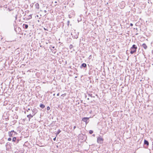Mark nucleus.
I'll use <instances>...</instances> for the list:
<instances>
[{
  "label": "nucleus",
  "instance_id": "f3484780",
  "mask_svg": "<svg viewBox=\"0 0 153 153\" xmlns=\"http://www.w3.org/2000/svg\"><path fill=\"white\" fill-rule=\"evenodd\" d=\"M73 47H74L71 44L70 45H69V47L70 49H71L72 48H73Z\"/></svg>",
  "mask_w": 153,
  "mask_h": 153
},
{
  "label": "nucleus",
  "instance_id": "4468645a",
  "mask_svg": "<svg viewBox=\"0 0 153 153\" xmlns=\"http://www.w3.org/2000/svg\"><path fill=\"white\" fill-rule=\"evenodd\" d=\"M88 96H89L90 97H94V98L95 97L94 96H92V94H91L88 93Z\"/></svg>",
  "mask_w": 153,
  "mask_h": 153
},
{
  "label": "nucleus",
  "instance_id": "20e7f679",
  "mask_svg": "<svg viewBox=\"0 0 153 153\" xmlns=\"http://www.w3.org/2000/svg\"><path fill=\"white\" fill-rule=\"evenodd\" d=\"M90 117H84L82 118V121L85 123L86 125L89 122L88 120Z\"/></svg>",
  "mask_w": 153,
  "mask_h": 153
},
{
  "label": "nucleus",
  "instance_id": "9d476101",
  "mask_svg": "<svg viewBox=\"0 0 153 153\" xmlns=\"http://www.w3.org/2000/svg\"><path fill=\"white\" fill-rule=\"evenodd\" d=\"M35 7L36 8L39 9V5L38 3H36L35 4Z\"/></svg>",
  "mask_w": 153,
  "mask_h": 153
},
{
  "label": "nucleus",
  "instance_id": "ddd939ff",
  "mask_svg": "<svg viewBox=\"0 0 153 153\" xmlns=\"http://www.w3.org/2000/svg\"><path fill=\"white\" fill-rule=\"evenodd\" d=\"M79 33L78 32V33H77V34H76L75 32H74V33L72 32L71 33V34L72 35L73 37H74V36L75 35V34H76V35L78 34Z\"/></svg>",
  "mask_w": 153,
  "mask_h": 153
},
{
  "label": "nucleus",
  "instance_id": "a19ab883",
  "mask_svg": "<svg viewBox=\"0 0 153 153\" xmlns=\"http://www.w3.org/2000/svg\"><path fill=\"white\" fill-rule=\"evenodd\" d=\"M1 7L2 8V6L0 7V8Z\"/></svg>",
  "mask_w": 153,
  "mask_h": 153
},
{
  "label": "nucleus",
  "instance_id": "9b49d317",
  "mask_svg": "<svg viewBox=\"0 0 153 153\" xmlns=\"http://www.w3.org/2000/svg\"><path fill=\"white\" fill-rule=\"evenodd\" d=\"M40 108H43L45 107V106L43 104L41 103L39 105Z\"/></svg>",
  "mask_w": 153,
  "mask_h": 153
},
{
  "label": "nucleus",
  "instance_id": "1a4fd4ad",
  "mask_svg": "<svg viewBox=\"0 0 153 153\" xmlns=\"http://www.w3.org/2000/svg\"><path fill=\"white\" fill-rule=\"evenodd\" d=\"M23 28L25 29H27L28 27V25L26 24H24L23 25Z\"/></svg>",
  "mask_w": 153,
  "mask_h": 153
},
{
  "label": "nucleus",
  "instance_id": "c756f323",
  "mask_svg": "<svg viewBox=\"0 0 153 153\" xmlns=\"http://www.w3.org/2000/svg\"><path fill=\"white\" fill-rule=\"evenodd\" d=\"M44 29L45 30H47V31L48 30L47 29H45V28H44Z\"/></svg>",
  "mask_w": 153,
  "mask_h": 153
},
{
  "label": "nucleus",
  "instance_id": "6e6552de",
  "mask_svg": "<svg viewBox=\"0 0 153 153\" xmlns=\"http://www.w3.org/2000/svg\"><path fill=\"white\" fill-rule=\"evenodd\" d=\"M142 47L145 49H147V46L145 43H143L142 45Z\"/></svg>",
  "mask_w": 153,
  "mask_h": 153
},
{
  "label": "nucleus",
  "instance_id": "2f4dec72",
  "mask_svg": "<svg viewBox=\"0 0 153 153\" xmlns=\"http://www.w3.org/2000/svg\"><path fill=\"white\" fill-rule=\"evenodd\" d=\"M59 93H58L57 94V96H59Z\"/></svg>",
  "mask_w": 153,
  "mask_h": 153
},
{
  "label": "nucleus",
  "instance_id": "f8f14e48",
  "mask_svg": "<svg viewBox=\"0 0 153 153\" xmlns=\"http://www.w3.org/2000/svg\"><path fill=\"white\" fill-rule=\"evenodd\" d=\"M51 50L52 51V52L53 53H56V49H54V50H53L52 49H51Z\"/></svg>",
  "mask_w": 153,
  "mask_h": 153
},
{
  "label": "nucleus",
  "instance_id": "7ed1b4c3",
  "mask_svg": "<svg viewBox=\"0 0 153 153\" xmlns=\"http://www.w3.org/2000/svg\"><path fill=\"white\" fill-rule=\"evenodd\" d=\"M103 139L101 137H97V142L100 144H102L103 143Z\"/></svg>",
  "mask_w": 153,
  "mask_h": 153
},
{
  "label": "nucleus",
  "instance_id": "b1692460",
  "mask_svg": "<svg viewBox=\"0 0 153 153\" xmlns=\"http://www.w3.org/2000/svg\"><path fill=\"white\" fill-rule=\"evenodd\" d=\"M91 57H92L91 55H90L89 56V57H88V58H89V59H91Z\"/></svg>",
  "mask_w": 153,
  "mask_h": 153
},
{
  "label": "nucleus",
  "instance_id": "f704fd0d",
  "mask_svg": "<svg viewBox=\"0 0 153 153\" xmlns=\"http://www.w3.org/2000/svg\"><path fill=\"white\" fill-rule=\"evenodd\" d=\"M87 95H85V98H86L87 97Z\"/></svg>",
  "mask_w": 153,
  "mask_h": 153
},
{
  "label": "nucleus",
  "instance_id": "2eb2a0df",
  "mask_svg": "<svg viewBox=\"0 0 153 153\" xmlns=\"http://www.w3.org/2000/svg\"><path fill=\"white\" fill-rule=\"evenodd\" d=\"M34 110H35V109H33V110H32V112H33V113H34V114H33V116H34V115H35L36 114V112H35L34 111Z\"/></svg>",
  "mask_w": 153,
  "mask_h": 153
},
{
  "label": "nucleus",
  "instance_id": "37998d69",
  "mask_svg": "<svg viewBox=\"0 0 153 153\" xmlns=\"http://www.w3.org/2000/svg\"><path fill=\"white\" fill-rule=\"evenodd\" d=\"M37 17H38V15H37Z\"/></svg>",
  "mask_w": 153,
  "mask_h": 153
},
{
  "label": "nucleus",
  "instance_id": "412c9836",
  "mask_svg": "<svg viewBox=\"0 0 153 153\" xmlns=\"http://www.w3.org/2000/svg\"><path fill=\"white\" fill-rule=\"evenodd\" d=\"M47 110L48 111H49L50 110V108L49 107V106H48L47 107Z\"/></svg>",
  "mask_w": 153,
  "mask_h": 153
},
{
  "label": "nucleus",
  "instance_id": "a18cd8bd",
  "mask_svg": "<svg viewBox=\"0 0 153 153\" xmlns=\"http://www.w3.org/2000/svg\"><path fill=\"white\" fill-rule=\"evenodd\" d=\"M1 75V74L0 73V75Z\"/></svg>",
  "mask_w": 153,
  "mask_h": 153
},
{
  "label": "nucleus",
  "instance_id": "473e14b6",
  "mask_svg": "<svg viewBox=\"0 0 153 153\" xmlns=\"http://www.w3.org/2000/svg\"><path fill=\"white\" fill-rule=\"evenodd\" d=\"M52 48L53 49H54L55 48V47L54 46H53V47H52Z\"/></svg>",
  "mask_w": 153,
  "mask_h": 153
},
{
  "label": "nucleus",
  "instance_id": "cd10ccee",
  "mask_svg": "<svg viewBox=\"0 0 153 153\" xmlns=\"http://www.w3.org/2000/svg\"><path fill=\"white\" fill-rule=\"evenodd\" d=\"M76 128V126H74V129Z\"/></svg>",
  "mask_w": 153,
  "mask_h": 153
},
{
  "label": "nucleus",
  "instance_id": "c9c22d12",
  "mask_svg": "<svg viewBox=\"0 0 153 153\" xmlns=\"http://www.w3.org/2000/svg\"><path fill=\"white\" fill-rule=\"evenodd\" d=\"M19 140H17V143H18V142H19Z\"/></svg>",
  "mask_w": 153,
  "mask_h": 153
},
{
  "label": "nucleus",
  "instance_id": "4c0bfd02",
  "mask_svg": "<svg viewBox=\"0 0 153 153\" xmlns=\"http://www.w3.org/2000/svg\"><path fill=\"white\" fill-rule=\"evenodd\" d=\"M87 100H89V98H87Z\"/></svg>",
  "mask_w": 153,
  "mask_h": 153
},
{
  "label": "nucleus",
  "instance_id": "6ab92c4d",
  "mask_svg": "<svg viewBox=\"0 0 153 153\" xmlns=\"http://www.w3.org/2000/svg\"><path fill=\"white\" fill-rule=\"evenodd\" d=\"M73 38H74L77 39L78 38V35H76L75 36H74Z\"/></svg>",
  "mask_w": 153,
  "mask_h": 153
},
{
  "label": "nucleus",
  "instance_id": "a878e982",
  "mask_svg": "<svg viewBox=\"0 0 153 153\" xmlns=\"http://www.w3.org/2000/svg\"><path fill=\"white\" fill-rule=\"evenodd\" d=\"M30 108H28L27 109V111H30Z\"/></svg>",
  "mask_w": 153,
  "mask_h": 153
},
{
  "label": "nucleus",
  "instance_id": "79ce46f5",
  "mask_svg": "<svg viewBox=\"0 0 153 153\" xmlns=\"http://www.w3.org/2000/svg\"><path fill=\"white\" fill-rule=\"evenodd\" d=\"M55 3H57V2H56V1H55Z\"/></svg>",
  "mask_w": 153,
  "mask_h": 153
},
{
  "label": "nucleus",
  "instance_id": "dca6fc26",
  "mask_svg": "<svg viewBox=\"0 0 153 153\" xmlns=\"http://www.w3.org/2000/svg\"><path fill=\"white\" fill-rule=\"evenodd\" d=\"M16 140V137H14L13 138L12 141L13 142H15Z\"/></svg>",
  "mask_w": 153,
  "mask_h": 153
},
{
  "label": "nucleus",
  "instance_id": "4be33fe9",
  "mask_svg": "<svg viewBox=\"0 0 153 153\" xmlns=\"http://www.w3.org/2000/svg\"><path fill=\"white\" fill-rule=\"evenodd\" d=\"M12 139L10 137H9L8 139V141H11V140Z\"/></svg>",
  "mask_w": 153,
  "mask_h": 153
},
{
  "label": "nucleus",
  "instance_id": "a211bd4d",
  "mask_svg": "<svg viewBox=\"0 0 153 153\" xmlns=\"http://www.w3.org/2000/svg\"><path fill=\"white\" fill-rule=\"evenodd\" d=\"M61 130H60V129H59L56 132V135L58 134L61 132Z\"/></svg>",
  "mask_w": 153,
  "mask_h": 153
},
{
  "label": "nucleus",
  "instance_id": "5701e85b",
  "mask_svg": "<svg viewBox=\"0 0 153 153\" xmlns=\"http://www.w3.org/2000/svg\"><path fill=\"white\" fill-rule=\"evenodd\" d=\"M29 19H31L32 18V15H30L29 16Z\"/></svg>",
  "mask_w": 153,
  "mask_h": 153
},
{
  "label": "nucleus",
  "instance_id": "c85d7f7f",
  "mask_svg": "<svg viewBox=\"0 0 153 153\" xmlns=\"http://www.w3.org/2000/svg\"><path fill=\"white\" fill-rule=\"evenodd\" d=\"M56 137H55L53 139V140H54V141L56 140Z\"/></svg>",
  "mask_w": 153,
  "mask_h": 153
},
{
  "label": "nucleus",
  "instance_id": "58836bf2",
  "mask_svg": "<svg viewBox=\"0 0 153 153\" xmlns=\"http://www.w3.org/2000/svg\"><path fill=\"white\" fill-rule=\"evenodd\" d=\"M95 135L94 134H93V136H95Z\"/></svg>",
  "mask_w": 153,
  "mask_h": 153
},
{
  "label": "nucleus",
  "instance_id": "ea45409f",
  "mask_svg": "<svg viewBox=\"0 0 153 153\" xmlns=\"http://www.w3.org/2000/svg\"><path fill=\"white\" fill-rule=\"evenodd\" d=\"M91 112H92V111H90V113H91Z\"/></svg>",
  "mask_w": 153,
  "mask_h": 153
},
{
  "label": "nucleus",
  "instance_id": "39448f33",
  "mask_svg": "<svg viewBox=\"0 0 153 153\" xmlns=\"http://www.w3.org/2000/svg\"><path fill=\"white\" fill-rule=\"evenodd\" d=\"M86 67L87 65L85 63H82L80 66V68H86Z\"/></svg>",
  "mask_w": 153,
  "mask_h": 153
},
{
  "label": "nucleus",
  "instance_id": "423d86ee",
  "mask_svg": "<svg viewBox=\"0 0 153 153\" xmlns=\"http://www.w3.org/2000/svg\"><path fill=\"white\" fill-rule=\"evenodd\" d=\"M144 144L145 145H146L147 146L149 145V142L146 140L145 139L144 140Z\"/></svg>",
  "mask_w": 153,
  "mask_h": 153
},
{
  "label": "nucleus",
  "instance_id": "e433bc0d",
  "mask_svg": "<svg viewBox=\"0 0 153 153\" xmlns=\"http://www.w3.org/2000/svg\"><path fill=\"white\" fill-rule=\"evenodd\" d=\"M68 23H69V21H68Z\"/></svg>",
  "mask_w": 153,
  "mask_h": 153
},
{
  "label": "nucleus",
  "instance_id": "c03bdc74",
  "mask_svg": "<svg viewBox=\"0 0 153 153\" xmlns=\"http://www.w3.org/2000/svg\"><path fill=\"white\" fill-rule=\"evenodd\" d=\"M7 120H8V118H7ZM7 119H6V120Z\"/></svg>",
  "mask_w": 153,
  "mask_h": 153
},
{
  "label": "nucleus",
  "instance_id": "72a5a7b5",
  "mask_svg": "<svg viewBox=\"0 0 153 153\" xmlns=\"http://www.w3.org/2000/svg\"><path fill=\"white\" fill-rule=\"evenodd\" d=\"M4 10V7H3L2 9H1V10Z\"/></svg>",
  "mask_w": 153,
  "mask_h": 153
},
{
  "label": "nucleus",
  "instance_id": "7c9ffc66",
  "mask_svg": "<svg viewBox=\"0 0 153 153\" xmlns=\"http://www.w3.org/2000/svg\"><path fill=\"white\" fill-rule=\"evenodd\" d=\"M44 12L45 13H46V12H47V11H46V10H44Z\"/></svg>",
  "mask_w": 153,
  "mask_h": 153
},
{
  "label": "nucleus",
  "instance_id": "393cba45",
  "mask_svg": "<svg viewBox=\"0 0 153 153\" xmlns=\"http://www.w3.org/2000/svg\"><path fill=\"white\" fill-rule=\"evenodd\" d=\"M66 95V94H62V95H61V96H62L63 97H65Z\"/></svg>",
  "mask_w": 153,
  "mask_h": 153
},
{
  "label": "nucleus",
  "instance_id": "aec40b11",
  "mask_svg": "<svg viewBox=\"0 0 153 153\" xmlns=\"http://www.w3.org/2000/svg\"><path fill=\"white\" fill-rule=\"evenodd\" d=\"M93 133V130H90L89 131V134H91Z\"/></svg>",
  "mask_w": 153,
  "mask_h": 153
},
{
  "label": "nucleus",
  "instance_id": "f03ea898",
  "mask_svg": "<svg viewBox=\"0 0 153 153\" xmlns=\"http://www.w3.org/2000/svg\"><path fill=\"white\" fill-rule=\"evenodd\" d=\"M17 134V133L15 132L14 130H12L8 132L9 136L10 137H13L15 134Z\"/></svg>",
  "mask_w": 153,
  "mask_h": 153
},
{
  "label": "nucleus",
  "instance_id": "0eeeda50",
  "mask_svg": "<svg viewBox=\"0 0 153 153\" xmlns=\"http://www.w3.org/2000/svg\"><path fill=\"white\" fill-rule=\"evenodd\" d=\"M33 116V115H31L30 114L27 115V117L29 118V121H30V119L32 118Z\"/></svg>",
  "mask_w": 153,
  "mask_h": 153
},
{
  "label": "nucleus",
  "instance_id": "bb28decb",
  "mask_svg": "<svg viewBox=\"0 0 153 153\" xmlns=\"http://www.w3.org/2000/svg\"><path fill=\"white\" fill-rule=\"evenodd\" d=\"M130 25L131 26H133V24H132V23H130Z\"/></svg>",
  "mask_w": 153,
  "mask_h": 153
},
{
  "label": "nucleus",
  "instance_id": "f257e3e1",
  "mask_svg": "<svg viewBox=\"0 0 153 153\" xmlns=\"http://www.w3.org/2000/svg\"><path fill=\"white\" fill-rule=\"evenodd\" d=\"M137 47L135 45H133L130 49V53L131 54L135 52L136 51Z\"/></svg>",
  "mask_w": 153,
  "mask_h": 153
}]
</instances>
